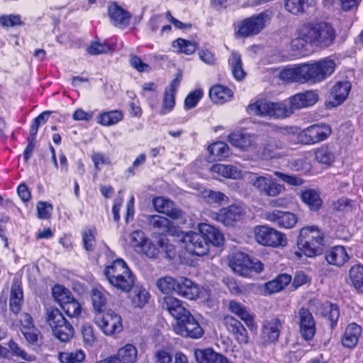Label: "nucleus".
<instances>
[{
    "label": "nucleus",
    "mask_w": 363,
    "mask_h": 363,
    "mask_svg": "<svg viewBox=\"0 0 363 363\" xmlns=\"http://www.w3.org/2000/svg\"><path fill=\"white\" fill-rule=\"evenodd\" d=\"M301 200L307 204L311 210L316 211L322 205V199L319 194L314 189H306L301 193Z\"/></svg>",
    "instance_id": "nucleus-42"
},
{
    "label": "nucleus",
    "mask_w": 363,
    "mask_h": 363,
    "mask_svg": "<svg viewBox=\"0 0 363 363\" xmlns=\"http://www.w3.org/2000/svg\"><path fill=\"white\" fill-rule=\"evenodd\" d=\"M318 313L321 315L327 318L330 321L331 328L336 325L340 316V311L337 305L333 304L330 302H325L320 306Z\"/></svg>",
    "instance_id": "nucleus-38"
},
{
    "label": "nucleus",
    "mask_w": 363,
    "mask_h": 363,
    "mask_svg": "<svg viewBox=\"0 0 363 363\" xmlns=\"http://www.w3.org/2000/svg\"><path fill=\"white\" fill-rule=\"evenodd\" d=\"M272 16L273 12L266 10L245 18L237 26L236 35L240 38H247L259 34L269 24Z\"/></svg>",
    "instance_id": "nucleus-6"
},
{
    "label": "nucleus",
    "mask_w": 363,
    "mask_h": 363,
    "mask_svg": "<svg viewBox=\"0 0 363 363\" xmlns=\"http://www.w3.org/2000/svg\"><path fill=\"white\" fill-rule=\"evenodd\" d=\"M85 357L82 350L74 352H63L58 354V359L61 363H80Z\"/></svg>",
    "instance_id": "nucleus-47"
},
{
    "label": "nucleus",
    "mask_w": 363,
    "mask_h": 363,
    "mask_svg": "<svg viewBox=\"0 0 363 363\" xmlns=\"http://www.w3.org/2000/svg\"><path fill=\"white\" fill-rule=\"evenodd\" d=\"M301 35L310 44L325 48L333 44L336 30L332 24L325 22H311L301 26Z\"/></svg>",
    "instance_id": "nucleus-3"
},
{
    "label": "nucleus",
    "mask_w": 363,
    "mask_h": 363,
    "mask_svg": "<svg viewBox=\"0 0 363 363\" xmlns=\"http://www.w3.org/2000/svg\"><path fill=\"white\" fill-rule=\"evenodd\" d=\"M199 230L207 241L208 245L211 243L214 246H220L224 240L223 235L213 226L201 223L199 225Z\"/></svg>",
    "instance_id": "nucleus-27"
},
{
    "label": "nucleus",
    "mask_w": 363,
    "mask_h": 363,
    "mask_svg": "<svg viewBox=\"0 0 363 363\" xmlns=\"http://www.w3.org/2000/svg\"><path fill=\"white\" fill-rule=\"evenodd\" d=\"M182 242L186 250L197 256H203L208 251V242L199 232H189L182 237Z\"/></svg>",
    "instance_id": "nucleus-14"
},
{
    "label": "nucleus",
    "mask_w": 363,
    "mask_h": 363,
    "mask_svg": "<svg viewBox=\"0 0 363 363\" xmlns=\"http://www.w3.org/2000/svg\"><path fill=\"white\" fill-rule=\"evenodd\" d=\"M162 307L176 319V321L179 320L189 313L183 306L182 301L171 296L164 298Z\"/></svg>",
    "instance_id": "nucleus-25"
},
{
    "label": "nucleus",
    "mask_w": 363,
    "mask_h": 363,
    "mask_svg": "<svg viewBox=\"0 0 363 363\" xmlns=\"http://www.w3.org/2000/svg\"><path fill=\"white\" fill-rule=\"evenodd\" d=\"M61 308L70 318H78L82 311L81 304L73 296L64 303Z\"/></svg>",
    "instance_id": "nucleus-45"
},
{
    "label": "nucleus",
    "mask_w": 363,
    "mask_h": 363,
    "mask_svg": "<svg viewBox=\"0 0 363 363\" xmlns=\"http://www.w3.org/2000/svg\"><path fill=\"white\" fill-rule=\"evenodd\" d=\"M229 309L232 313H235L243 320L250 330L256 328L254 315L241 303L235 301H230L229 303Z\"/></svg>",
    "instance_id": "nucleus-29"
},
{
    "label": "nucleus",
    "mask_w": 363,
    "mask_h": 363,
    "mask_svg": "<svg viewBox=\"0 0 363 363\" xmlns=\"http://www.w3.org/2000/svg\"><path fill=\"white\" fill-rule=\"evenodd\" d=\"M157 245H154L149 239L145 242L138 252L145 255L150 258H156L161 252L167 254V256L171 257L174 247L169 242V240L165 238H161L157 242Z\"/></svg>",
    "instance_id": "nucleus-17"
},
{
    "label": "nucleus",
    "mask_w": 363,
    "mask_h": 363,
    "mask_svg": "<svg viewBox=\"0 0 363 363\" xmlns=\"http://www.w3.org/2000/svg\"><path fill=\"white\" fill-rule=\"evenodd\" d=\"M291 281V277L287 274L279 275L274 279L264 284L268 294H274L283 290Z\"/></svg>",
    "instance_id": "nucleus-36"
},
{
    "label": "nucleus",
    "mask_w": 363,
    "mask_h": 363,
    "mask_svg": "<svg viewBox=\"0 0 363 363\" xmlns=\"http://www.w3.org/2000/svg\"><path fill=\"white\" fill-rule=\"evenodd\" d=\"M172 47L178 52L191 55L196 51L197 45L194 42L178 38L172 42Z\"/></svg>",
    "instance_id": "nucleus-46"
},
{
    "label": "nucleus",
    "mask_w": 363,
    "mask_h": 363,
    "mask_svg": "<svg viewBox=\"0 0 363 363\" xmlns=\"http://www.w3.org/2000/svg\"><path fill=\"white\" fill-rule=\"evenodd\" d=\"M45 319L51 328L54 336L61 342H68L73 337L72 325L57 308L47 306L45 309Z\"/></svg>",
    "instance_id": "nucleus-5"
},
{
    "label": "nucleus",
    "mask_w": 363,
    "mask_h": 363,
    "mask_svg": "<svg viewBox=\"0 0 363 363\" xmlns=\"http://www.w3.org/2000/svg\"><path fill=\"white\" fill-rule=\"evenodd\" d=\"M148 240L145 235V233L141 230H135L130 235V242L132 245L136 249L140 250L143 245Z\"/></svg>",
    "instance_id": "nucleus-57"
},
{
    "label": "nucleus",
    "mask_w": 363,
    "mask_h": 363,
    "mask_svg": "<svg viewBox=\"0 0 363 363\" xmlns=\"http://www.w3.org/2000/svg\"><path fill=\"white\" fill-rule=\"evenodd\" d=\"M137 356L138 350L132 344H127L121 347L117 354L113 355L118 359V363H133L135 362Z\"/></svg>",
    "instance_id": "nucleus-37"
},
{
    "label": "nucleus",
    "mask_w": 363,
    "mask_h": 363,
    "mask_svg": "<svg viewBox=\"0 0 363 363\" xmlns=\"http://www.w3.org/2000/svg\"><path fill=\"white\" fill-rule=\"evenodd\" d=\"M82 335L85 345L92 346L96 340L94 328L90 325H84L82 328Z\"/></svg>",
    "instance_id": "nucleus-56"
},
{
    "label": "nucleus",
    "mask_w": 363,
    "mask_h": 363,
    "mask_svg": "<svg viewBox=\"0 0 363 363\" xmlns=\"http://www.w3.org/2000/svg\"><path fill=\"white\" fill-rule=\"evenodd\" d=\"M315 160L322 164L330 165L335 161V154L328 146H322L315 152Z\"/></svg>",
    "instance_id": "nucleus-44"
},
{
    "label": "nucleus",
    "mask_w": 363,
    "mask_h": 363,
    "mask_svg": "<svg viewBox=\"0 0 363 363\" xmlns=\"http://www.w3.org/2000/svg\"><path fill=\"white\" fill-rule=\"evenodd\" d=\"M21 330L27 342L30 344H35L38 342L40 333L35 326L25 328Z\"/></svg>",
    "instance_id": "nucleus-61"
},
{
    "label": "nucleus",
    "mask_w": 363,
    "mask_h": 363,
    "mask_svg": "<svg viewBox=\"0 0 363 363\" xmlns=\"http://www.w3.org/2000/svg\"><path fill=\"white\" fill-rule=\"evenodd\" d=\"M179 280L166 276L157 279L156 285L158 289L163 294H169L176 292L178 288Z\"/></svg>",
    "instance_id": "nucleus-43"
},
{
    "label": "nucleus",
    "mask_w": 363,
    "mask_h": 363,
    "mask_svg": "<svg viewBox=\"0 0 363 363\" xmlns=\"http://www.w3.org/2000/svg\"><path fill=\"white\" fill-rule=\"evenodd\" d=\"M256 241L265 246H284L286 238L284 234L267 225H259L254 229Z\"/></svg>",
    "instance_id": "nucleus-11"
},
{
    "label": "nucleus",
    "mask_w": 363,
    "mask_h": 363,
    "mask_svg": "<svg viewBox=\"0 0 363 363\" xmlns=\"http://www.w3.org/2000/svg\"><path fill=\"white\" fill-rule=\"evenodd\" d=\"M111 50V46L107 43H101L98 41L92 43L88 48L87 52L93 55L106 53Z\"/></svg>",
    "instance_id": "nucleus-55"
},
{
    "label": "nucleus",
    "mask_w": 363,
    "mask_h": 363,
    "mask_svg": "<svg viewBox=\"0 0 363 363\" xmlns=\"http://www.w3.org/2000/svg\"><path fill=\"white\" fill-rule=\"evenodd\" d=\"M228 62L234 78L238 81L243 79L246 74L242 67L241 55L238 52H233L229 57Z\"/></svg>",
    "instance_id": "nucleus-40"
},
{
    "label": "nucleus",
    "mask_w": 363,
    "mask_h": 363,
    "mask_svg": "<svg viewBox=\"0 0 363 363\" xmlns=\"http://www.w3.org/2000/svg\"><path fill=\"white\" fill-rule=\"evenodd\" d=\"M283 322L277 318H272L264 322L262 328V339L264 343H272L278 340Z\"/></svg>",
    "instance_id": "nucleus-23"
},
{
    "label": "nucleus",
    "mask_w": 363,
    "mask_h": 363,
    "mask_svg": "<svg viewBox=\"0 0 363 363\" xmlns=\"http://www.w3.org/2000/svg\"><path fill=\"white\" fill-rule=\"evenodd\" d=\"M209 153L216 159L220 160L229 155V147L223 142H216L208 146Z\"/></svg>",
    "instance_id": "nucleus-48"
},
{
    "label": "nucleus",
    "mask_w": 363,
    "mask_h": 363,
    "mask_svg": "<svg viewBox=\"0 0 363 363\" xmlns=\"http://www.w3.org/2000/svg\"><path fill=\"white\" fill-rule=\"evenodd\" d=\"M299 329L305 340H311L315 333V324L311 313L306 308H301L298 311Z\"/></svg>",
    "instance_id": "nucleus-21"
},
{
    "label": "nucleus",
    "mask_w": 363,
    "mask_h": 363,
    "mask_svg": "<svg viewBox=\"0 0 363 363\" xmlns=\"http://www.w3.org/2000/svg\"><path fill=\"white\" fill-rule=\"evenodd\" d=\"M362 334V328L355 323L349 324L345 328V333L342 337V344L347 348L354 347Z\"/></svg>",
    "instance_id": "nucleus-28"
},
{
    "label": "nucleus",
    "mask_w": 363,
    "mask_h": 363,
    "mask_svg": "<svg viewBox=\"0 0 363 363\" xmlns=\"http://www.w3.org/2000/svg\"><path fill=\"white\" fill-rule=\"evenodd\" d=\"M318 100V95L315 91H307L298 93L280 102L257 100L248 106L247 111L251 115L260 117L284 118L291 116L296 110L313 106Z\"/></svg>",
    "instance_id": "nucleus-1"
},
{
    "label": "nucleus",
    "mask_w": 363,
    "mask_h": 363,
    "mask_svg": "<svg viewBox=\"0 0 363 363\" xmlns=\"http://www.w3.org/2000/svg\"><path fill=\"white\" fill-rule=\"evenodd\" d=\"M264 218L272 223H277L279 227L285 228H291L297 223L295 214L277 210L264 213Z\"/></svg>",
    "instance_id": "nucleus-20"
},
{
    "label": "nucleus",
    "mask_w": 363,
    "mask_h": 363,
    "mask_svg": "<svg viewBox=\"0 0 363 363\" xmlns=\"http://www.w3.org/2000/svg\"><path fill=\"white\" fill-rule=\"evenodd\" d=\"M104 274L116 289L128 293L135 285V276L123 259H117L106 266Z\"/></svg>",
    "instance_id": "nucleus-2"
},
{
    "label": "nucleus",
    "mask_w": 363,
    "mask_h": 363,
    "mask_svg": "<svg viewBox=\"0 0 363 363\" xmlns=\"http://www.w3.org/2000/svg\"><path fill=\"white\" fill-rule=\"evenodd\" d=\"M177 294L189 300H195L199 298L208 296V291L199 286L186 277H181L179 279ZM206 298H204V301Z\"/></svg>",
    "instance_id": "nucleus-16"
},
{
    "label": "nucleus",
    "mask_w": 363,
    "mask_h": 363,
    "mask_svg": "<svg viewBox=\"0 0 363 363\" xmlns=\"http://www.w3.org/2000/svg\"><path fill=\"white\" fill-rule=\"evenodd\" d=\"M9 347L13 352V355L18 357L26 361H33L35 357L32 354H28L24 350H23L16 342L11 340L9 342Z\"/></svg>",
    "instance_id": "nucleus-54"
},
{
    "label": "nucleus",
    "mask_w": 363,
    "mask_h": 363,
    "mask_svg": "<svg viewBox=\"0 0 363 363\" xmlns=\"http://www.w3.org/2000/svg\"><path fill=\"white\" fill-rule=\"evenodd\" d=\"M149 223L153 228L162 233H168L170 231L171 222L165 217L159 215L150 216Z\"/></svg>",
    "instance_id": "nucleus-50"
},
{
    "label": "nucleus",
    "mask_w": 363,
    "mask_h": 363,
    "mask_svg": "<svg viewBox=\"0 0 363 363\" xmlns=\"http://www.w3.org/2000/svg\"><path fill=\"white\" fill-rule=\"evenodd\" d=\"M281 146L280 143L277 142L275 140H269L267 142V143L264 145L263 150H262V148L259 146V148L260 150V154L258 155H262L265 157H273L272 152L274 150L279 147Z\"/></svg>",
    "instance_id": "nucleus-64"
},
{
    "label": "nucleus",
    "mask_w": 363,
    "mask_h": 363,
    "mask_svg": "<svg viewBox=\"0 0 363 363\" xmlns=\"http://www.w3.org/2000/svg\"><path fill=\"white\" fill-rule=\"evenodd\" d=\"M230 266L234 272L242 277H250L253 272L260 273L263 271V264L241 252H235L230 260Z\"/></svg>",
    "instance_id": "nucleus-8"
},
{
    "label": "nucleus",
    "mask_w": 363,
    "mask_h": 363,
    "mask_svg": "<svg viewBox=\"0 0 363 363\" xmlns=\"http://www.w3.org/2000/svg\"><path fill=\"white\" fill-rule=\"evenodd\" d=\"M351 89V84L348 81H340L331 88L327 106L336 107L343 103L347 99Z\"/></svg>",
    "instance_id": "nucleus-18"
},
{
    "label": "nucleus",
    "mask_w": 363,
    "mask_h": 363,
    "mask_svg": "<svg viewBox=\"0 0 363 363\" xmlns=\"http://www.w3.org/2000/svg\"><path fill=\"white\" fill-rule=\"evenodd\" d=\"M279 78L287 82L306 83L303 64L284 68L279 73Z\"/></svg>",
    "instance_id": "nucleus-26"
},
{
    "label": "nucleus",
    "mask_w": 363,
    "mask_h": 363,
    "mask_svg": "<svg viewBox=\"0 0 363 363\" xmlns=\"http://www.w3.org/2000/svg\"><path fill=\"white\" fill-rule=\"evenodd\" d=\"M108 14L115 26H127L129 23V13L115 3L108 6Z\"/></svg>",
    "instance_id": "nucleus-31"
},
{
    "label": "nucleus",
    "mask_w": 363,
    "mask_h": 363,
    "mask_svg": "<svg viewBox=\"0 0 363 363\" xmlns=\"http://www.w3.org/2000/svg\"><path fill=\"white\" fill-rule=\"evenodd\" d=\"M152 204L156 211L165 214L172 219H179L182 216V211L171 200L162 196L155 198Z\"/></svg>",
    "instance_id": "nucleus-19"
},
{
    "label": "nucleus",
    "mask_w": 363,
    "mask_h": 363,
    "mask_svg": "<svg viewBox=\"0 0 363 363\" xmlns=\"http://www.w3.org/2000/svg\"><path fill=\"white\" fill-rule=\"evenodd\" d=\"M123 118V113L119 110L101 113L96 118L98 123L104 126H111L117 124Z\"/></svg>",
    "instance_id": "nucleus-39"
},
{
    "label": "nucleus",
    "mask_w": 363,
    "mask_h": 363,
    "mask_svg": "<svg viewBox=\"0 0 363 363\" xmlns=\"http://www.w3.org/2000/svg\"><path fill=\"white\" fill-rule=\"evenodd\" d=\"M259 140L256 135L245 132H235L228 136V141L233 146L255 155L260 154Z\"/></svg>",
    "instance_id": "nucleus-12"
},
{
    "label": "nucleus",
    "mask_w": 363,
    "mask_h": 363,
    "mask_svg": "<svg viewBox=\"0 0 363 363\" xmlns=\"http://www.w3.org/2000/svg\"><path fill=\"white\" fill-rule=\"evenodd\" d=\"M209 96L214 103L223 104L230 100L233 92L224 86L215 85L211 88Z\"/></svg>",
    "instance_id": "nucleus-34"
},
{
    "label": "nucleus",
    "mask_w": 363,
    "mask_h": 363,
    "mask_svg": "<svg viewBox=\"0 0 363 363\" xmlns=\"http://www.w3.org/2000/svg\"><path fill=\"white\" fill-rule=\"evenodd\" d=\"M0 24L3 26H15L22 24L21 18L18 15H2L0 16Z\"/></svg>",
    "instance_id": "nucleus-62"
},
{
    "label": "nucleus",
    "mask_w": 363,
    "mask_h": 363,
    "mask_svg": "<svg viewBox=\"0 0 363 363\" xmlns=\"http://www.w3.org/2000/svg\"><path fill=\"white\" fill-rule=\"evenodd\" d=\"M242 208L238 206H230L223 208L216 214V220L225 225H233L235 222L239 220L243 215Z\"/></svg>",
    "instance_id": "nucleus-24"
},
{
    "label": "nucleus",
    "mask_w": 363,
    "mask_h": 363,
    "mask_svg": "<svg viewBox=\"0 0 363 363\" xmlns=\"http://www.w3.org/2000/svg\"><path fill=\"white\" fill-rule=\"evenodd\" d=\"M182 76L177 75L172 80L169 86L166 88L163 96L162 106L160 111V114L166 115L171 112L175 106V94L180 84Z\"/></svg>",
    "instance_id": "nucleus-22"
},
{
    "label": "nucleus",
    "mask_w": 363,
    "mask_h": 363,
    "mask_svg": "<svg viewBox=\"0 0 363 363\" xmlns=\"http://www.w3.org/2000/svg\"><path fill=\"white\" fill-rule=\"evenodd\" d=\"M274 175L280 178L283 182L290 185L300 186L303 184V182L300 177H298L296 176L286 174L277 171L274 172Z\"/></svg>",
    "instance_id": "nucleus-63"
},
{
    "label": "nucleus",
    "mask_w": 363,
    "mask_h": 363,
    "mask_svg": "<svg viewBox=\"0 0 363 363\" xmlns=\"http://www.w3.org/2000/svg\"><path fill=\"white\" fill-rule=\"evenodd\" d=\"M108 293L102 288H95L91 291V301L94 308L98 313H103L106 307Z\"/></svg>",
    "instance_id": "nucleus-41"
},
{
    "label": "nucleus",
    "mask_w": 363,
    "mask_h": 363,
    "mask_svg": "<svg viewBox=\"0 0 363 363\" xmlns=\"http://www.w3.org/2000/svg\"><path fill=\"white\" fill-rule=\"evenodd\" d=\"M305 81L317 83L330 77L335 69V62L330 58H324L313 63H303Z\"/></svg>",
    "instance_id": "nucleus-7"
},
{
    "label": "nucleus",
    "mask_w": 363,
    "mask_h": 363,
    "mask_svg": "<svg viewBox=\"0 0 363 363\" xmlns=\"http://www.w3.org/2000/svg\"><path fill=\"white\" fill-rule=\"evenodd\" d=\"M23 294L21 286L18 281H13L10 293L9 305L11 311L17 314L21 310Z\"/></svg>",
    "instance_id": "nucleus-32"
},
{
    "label": "nucleus",
    "mask_w": 363,
    "mask_h": 363,
    "mask_svg": "<svg viewBox=\"0 0 363 363\" xmlns=\"http://www.w3.org/2000/svg\"><path fill=\"white\" fill-rule=\"evenodd\" d=\"M52 211V206L51 204L39 201L37 204V216L40 219H48L50 218Z\"/></svg>",
    "instance_id": "nucleus-60"
},
{
    "label": "nucleus",
    "mask_w": 363,
    "mask_h": 363,
    "mask_svg": "<svg viewBox=\"0 0 363 363\" xmlns=\"http://www.w3.org/2000/svg\"><path fill=\"white\" fill-rule=\"evenodd\" d=\"M203 94V91L201 89H197L189 93L184 101L186 108L190 109L196 106L199 100L202 98Z\"/></svg>",
    "instance_id": "nucleus-58"
},
{
    "label": "nucleus",
    "mask_w": 363,
    "mask_h": 363,
    "mask_svg": "<svg viewBox=\"0 0 363 363\" xmlns=\"http://www.w3.org/2000/svg\"><path fill=\"white\" fill-rule=\"evenodd\" d=\"M203 196L208 203H220L228 201V197L220 191L208 190L204 192Z\"/></svg>",
    "instance_id": "nucleus-59"
},
{
    "label": "nucleus",
    "mask_w": 363,
    "mask_h": 363,
    "mask_svg": "<svg viewBox=\"0 0 363 363\" xmlns=\"http://www.w3.org/2000/svg\"><path fill=\"white\" fill-rule=\"evenodd\" d=\"M94 322L106 335L119 333L123 330L121 315L111 310H108L103 313L96 314Z\"/></svg>",
    "instance_id": "nucleus-10"
},
{
    "label": "nucleus",
    "mask_w": 363,
    "mask_h": 363,
    "mask_svg": "<svg viewBox=\"0 0 363 363\" xmlns=\"http://www.w3.org/2000/svg\"><path fill=\"white\" fill-rule=\"evenodd\" d=\"M247 180L257 190L269 196H277L284 190L282 185L273 182L272 177L268 174L259 175L257 173L249 172Z\"/></svg>",
    "instance_id": "nucleus-9"
},
{
    "label": "nucleus",
    "mask_w": 363,
    "mask_h": 363,
    "mask_svg": "<svg viewBox=\"0 0 363 363\" xmlns=\"http://www.w3.org/2000/svg\"><path fill=\"white\" fill-rule=\"evenodd\" d=\"M331 134L330 127L325 123L314 124L304 129L299 135L306 144H315L326 140Z\"/></svg>",
    "instance_id": "nucleus-15"
},
{
    "label": "nucleus",
    "mask_w": 363,
    "mask_h": 363,
    "mask_svg": "<svg viewBox=\"0 0 363 363\" xmlns=\"http://www.w3.org/2000/svg\"><path fill=\"white\" fill-rule=\"evenodd\" d=\"M49 116L50 112L45 111L33 119L28 137L35 138L39 126L48 121Z\"/></svg>",
    "instance_id": "nucleus-53"
},
{
    "label": "nucleus",
    "mask_w": 363,
    "mask_h": 363,
    "mask_svg": "<svg viewBox=\"0 0 363 363\" xmlns=\"http://www.w3.org/2000/svg\"><path fill=\"white\" fill-rule=\"evenodd\" d=\"M174 330L178 335L194 339L200 338L203 334L202 328L190 313L176 321Z\"/></svg>",
    "instance_id": "nucleus-13"
},
{
    "label": "nucleus",
    "mask_w": 363,
    "mask_h": 363,
    "mask_svg": "<svg viewBox=\"0 0 363 363\" xmlns=\"http://www.w3.org/2000/svg\"><path fill=\"white\" fill-rule=\"evenodd\" d=\"M325 259L330 264L342 267L349 260L350 257L344 247L335 246L327 252Z\"/></svg>",
    "instance_id": "nucleus-30"
},
{
    "label": "nucleus",
    "mask_w": 363,
    "mask_h": 363,
    "mask_svg": "<svg viewBox=\"0 0 363 363\" xmlns=\"http://www.w3.org/2000/svg\"><path fill=\"white\" fill-rule=\"evenodd\" d=\"M83 245L86 251L94 250L96 244L95 230L91 228L84 230L82 233Z\"/></svg>",
    "instance_id": "nucleus-52"
},
{
    "label": "nucleus",
    "mask_w": 363,
    "mask_h": 363,
    "mask_svg": "<svg viewBox=\"0 0 363 363\" xmlns=\"http://www.w3.org/2000/svg\"><path fill=\"white\" fill-rule=\"evenodd\" d=\"M52 295L54 300L60 306L72 296L69 289L59 284L55 285L52 287Z\"/></svg>",
    "instance_id": "nucleus-51"
},
{
    "label": "nucleus",
    "mask_w": 363,
    "mask_h": 363,
    "mask_svg": "<svg viewBox=\"0 0 363 363\" xmlns=\"http://www.w3.org/2000/svg\"><path fill=\"white\" fill-rule=\"evenodd\" d=\"M315 3L316 0H285V9L288 12L298 15L315 6Z\"/></svg>",
    "instance_id": "nucleus-35"
},
{
    "label": "nucleus",
    "mask_w": 363,
    "mask_h": 363,
    "mask_svg": "<svg viewBox=\"0 0 363 363\" xmlns=\"http://www.w3.org/2000/svg\"><path fill=\"white\" fill-rule=\"evenodd\" d=\"M324 233L317 226L310 225L300 230L297 240L298 250L308 257H314L323 251Z\"/></svg>",
    "instance_id": "nucleus-4"
},
{
    "label": "nucleus",
    "mask_w": 363,
    "mask_h": 363,
    "mask_svg": "<svg viewBox=\"0 0 363 363\" xmlns=\"http://www.w3.org/2000/svg\"><path fill=\"white\" fill-rule=\"evenodd\" d=\"M227 325L228 330L239 343L245 344L248 342L247 332L240 322L230 318L227 320Z\"/></svg>",
    "instance_id": "nucleus-33"
},
{
    "label": "nucleus",
    "mask_w": 363,
    "mask_h": 363,
    "mask_svg": "<svg viewBox=\"0 0 363 363\" xmlns=\"http://www.w3.org/2000/svg\"><path fill=\"white\" fill-rule=\"evenodd\" d=\"M350 279L357 290L363 291V266L357 264L350 270Z\"/></svg>",
    "instance_id": "nucleus-49"
}]
</instances>
